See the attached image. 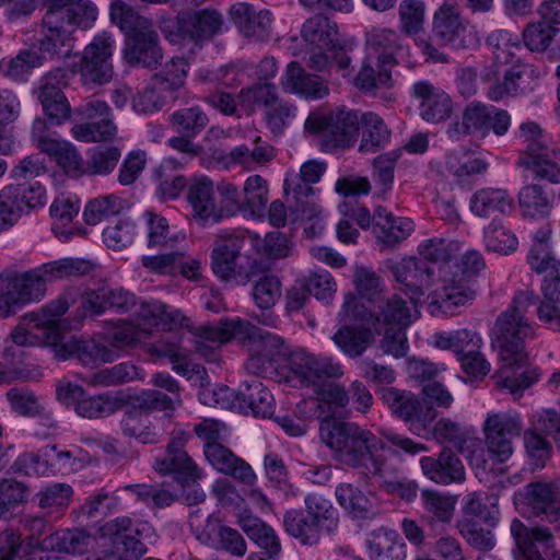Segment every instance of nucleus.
<instances>
[{"label":"nucleus","mask_w":560,"mask_h":560,"mask_svg":"<svg viewBox=\"0 0 560 560\" xmlns=\"http://www.w3.org/2000/svg\"><path fill=\"white\" fill-rule=\"evenodd\" d=\"M380 394L381 400L392 415L404 421L410 431L419 435L422 431H428L436 418L434 408L423 406L411 392L386 386L381 388Z\"/></svg>","instance_id":"obj_13"},{"label":"nucleus","mask_w":560,"mask_h":560,"mask_svg":"<svg viewBox=\"0 0 560 560\" xmlns=\"http://www.w3.org/2000/svg\"><path fill=\"white\" fill-rule=\"evenodd\" d=\"M483 242L489 252L504 255L514 252L518 245L515 234L497 220L485 229Z\"/></svg>","instance_id":"obj_63"},{"label":"nucleus","mask_w":560,"mask_h":560,"mask_svg":"<svg viewBox=\"0 0 560 560\" xmlns=\"http://www.w3.org/2000/svg\"><path fill=\"white\" fill-rule=\"evenodd\" d=\"M420 466L423 475L435 483L447 486L465 480L464 465L451 448H443L436 457H422Z\"/></svg>","instance_id":"obj_24"},{"label":"nucleus","mask_w":560,"mask_h":560,"mask_svg":"<svg viewBox=\"0 0 560 560\" xmlns=\"http://www.w3.org/2000/svg\"><path fill=\"white\" fill-rule=\"evenodd\" d=\"M51 541L59 551L81 555L95 542V538L84 529L73 528L56 532Z\"/></svg>","instance_id":"obj_64"},{"label":"nucleus","mask_w":560,"mask_h":560,"mask_svg":"<svg viewBox=\"0 0 560 560\" xmlns=\"http://www.w3.org/2000/svg\"><path fill=\"white\" fill-rule=\"evenodd\" d=\"M168 124L178 135L197 137L208 126L209 118L199 106H189L174 110Z\"/></svg>","instance_id":"obj_49"},{"label":"nucleus","mask_w":560,"mask_h":560,"mask_svg":"<svg viewBox=\"0 0 560 560\" xmlns=\"http://www.w3.org/2000/svg\"><path fill=\"white\" fill-rule=\"evenodd\" d=\"M130 315L144 325L161 327L166 330L184 327L188 325L189 320L179 310L168 308L166 304L160 301H142L137 298Z\"/></svg>","instance_id":"obj_25"},{"label":"nucleus","mask_w":560,"mask_h":560,"mask_svg":"<svg viewBox=\"0 0 560 560\" xmlns=\"http://www.w3.org/2000/svg\"><path fill=\"white\" fill-rule=\"evenodd\" d=\"M101 533V547L110 546L119 560H139L147 552L144 540L154 536V528L149 522L119 516L105 523Z\"/></svg>","instance_id":"obj_6"},{"label":"nucleus","mask_w":560,"mask_h":560,"mask_svg":"<svg viewBox=\"0 0 560 560\" xmlns=\"http://www.w3.org/2000/svg\"><path fill=\"white\" fill-rule=\"evenodd\" d=\"M186 440L184 436L173 438L166 447L164 457L158 458L154 469L163 475H175L176 479L185 485L196 482L202 477V472L192 458L184 450Z\"/></svg>","instance_id":"obj_20"},{"label":"nucleus","mask_w":560,"mask_h":560,"mask_svg":"<svg viewBox=\"0 0 560 560\" xmlns=\"http://www.w3.org/2000/svg\"><path fill=\"white\" fill-rule=\"evenodd\" d=\"M550 236L551 230L549 228H541L534 235L533 244L527 255V264L537 273H544L560 264L556 260L551 249Z\"/></svg>","instance_id":"obj_46"},{"label":"nucleus","mask_w":560,"mask_h":560,"mask_svg":"<svg viewBox=\"0 0 560 560\" xmlns=\"http://www.w3.org/2000/svg\"><path fill=\"white\" fill-rule=\"evenodd\" d=\"M413 95L421 98L420 115L429 122H439L451 116L452 100L445 92L436 90L425 81L412 86Z\"/></svg>","instance_id":"obj_32"},{"label":"nucleus","mask_w":560,"mask_h":560,"mask_svg":"<svg viewBox=\"0 0 560 560\" xmlns=\"http://www.w3.org/2000/svg\"><path fill=\"white\" fill-rule=\"evenodd\" d=\"M43 66V57L34 49H21L0 66L2 75L14 82H25L35 68Z\"/></svg>","instance_id":"obj_50"},{"label":"nucleus","mask_w":560,"mask_h":560,"mask_svg":"<svg viewBox=\"0 0 560 560\" xmlns=\"http://www.w3.org/2000/svg\"><path fill=\"white\" fill-rule=\"evenodd\" d=\"M526 500L536 515H544L550 523L560 517V502L551 483L544 481L530 482L525 487Z\"/></svg>","instance_id":"obj_41"},{"label":"nucleus","mask_w":560,"mask_h":560,"mask_svg":"<svg viewBox=\"0 0 560 560\" xmlns=\"http://www.w3.org/2000/svg\"><path fill=\"white\" fill-rule=\"evenodd\" d=\"M45 152L51 156L67 174L79 175L83 170V161L77 148L63 140L46 142Z\"/></svg>","instance_id":"obj_58"},{"label":"nucleus","mask_w":560,"mask_h":560,"mask_svg":"<svg viewBox=\"0 0 560 560\" xmlns=\"http://www.w3.org/2000/svg\"><path fill=\"white\" fill-rule=\"evenodd\" d=\"M534 428L524 432V446L533 470L542 469L552 455L550 442L540 434L536 421Z\"/></svg>","instance_id":"obj_57"},{"label":"nucleus","mask_w":560,"mask_h":560,"mask_svg":"<svg viewBox=\"0 0 560 560\" xmlns=\"http://www.w3.org/2000/svg\"><path fill=\"white\" fill-rule=\"evenodd\" d=\"M213 182L207 176H195L189 180L187 201L194 218L201 224L217 223V200Z\"/></svg>","instance_id":"obj_28"},{"label":"nucleus","mask_w":560,"mask_h":560,"mask_svg":"<svg viewBox=\"0 0 560 560\" xmlns=\"http://www.w3.org/2000/svg\"><path fill=\"white\" fill-rule=\"evenodd\" d=\"M518 203L525 215L542 217L551 208V198L540 185L532 184L520 190Z\"/></svg>","instance_id":"obj_61"},{"label":"nucleus","mask_w":560,"mask_h":560,"mask_svg":"<svg viewBox=\"0 0 560 560\" xmlns=\"http://www.w3.org/2000/svg\"><path fill=\"white\" fill-rule=\"evenodd\" d=\"M116 129L113 117H110L77 124L72 127L71 133L78 141L100 142L112 140L116 135Z\"/></svg>","instance_id":"obj_59"},{"label":"nucleus","mask_w":560,"mask_h":560,"mask_svg":"<svg viewBox=\"0 0 560 560\" xmlns=\"http://www.w3.org/2000/svg\"><path fill=\"white\" fill-rule=\"evenodd\" d=\"M304 504L306 508L305 512L319 525L323 532L331 534L337 529L339 523L338 512L330 500L322 494L311 493L304 498Z\"/></svg>","instance_id":"obj_48"},{"label":"nucleus","mask_w":560,"mask_h":560,"mask_svg":"<svg viewBox=\"0 0 560 560\" xmlns=\"http://www.w3.org/2000/svg\"><path fill=\"white\" fill-rule=\"evenodd\" d=\"M50 338L54 340L55 357L59 360L77 358L83 365L93 368L101 363L112 362L116 358L110 348L95 340H79L75 338L67 340L65 334L59 339L54 328L50 330Z\"/></svg>","instance_id":"obj_18"},{"label":"nucleus","mask_w":560,"mask_h":560,"mask_svg":"<svg viewBox=\"0 0 560 560\" xmlns=\"http://www.w3.org/2000/svg\"><path fill=\"white\" fill-rule=\"evenodd\" d=\"M125 208L126 202L116 195L100 196L86 203L83 217L89 225H96L118 215Z\"/></svg>","instance_id":"obj_55"},{"label":"nucleus","mask_w":560,"mask_h":560,"mask_svg":"<svg viewBox=\"0 0 560 560\" xmlns=\"http://www.w3.org/2000/svg\"><path fill=\"white\" fill-rule=\"evenodd\" d=\"M432 34L442 44L455 49H469L479 45L476 27L465 21L458 9L450 3L442 4L435 11Z\"/></svg>","instance_id":"obj_14"},{"label":"nucleus","mask_w":560,"mask_h":560,"mask_svg":"<svg viewBox=\"0 0 560 560\" xmlns=\"http://www.w3.org/2000/svg\"><path fill=\"white\" fill-rule=\"evenodd\" d=\"M162 84L159 79L151 78L150 82L133 96L132 108L139 114H152L161 110L170 100H175L176 96L171 95Z\"/></svg>","instance_id":"obj_47"},{"label":"nucleus","mask_w":560,"mask_h":560,"mask_svg":"<svg viewBox=\"0 0 560 560\" xmlns=\"http://www.w3.org/2000/svg\"><path fill=\"white\" fill-rule=\"evenodd\" d=\"M523 421L518 413L500 411L488 415L483 422L485 445L499 457L510 458L513 440L521 435Z\"/></svg>","instance_id":"obj_17"},{"label":"nucleus","mask_w":560,"mask_h":560,"mask_svg":"<svg viewBox=\"0 0 560 560\" xmlns=\"http://www.w3.org/2000/svg\"><path fill=\"white\" fill-rule=\"evenodd\" d=\"M508 459L499 457L487 445L474 448L469 455V464L480 481H489L491 477H495L501 472L498 465L505 463Z\"/></svg>","instance_id":"obj_62"},{"label":"nucleus","mask_w":560,"mask_h":560,"mask_svg":"<svg viewBox=\"0 0 560 560\" xmlns=\"http://www.w3.org/2000/svg\"><path fill=\"white\" fill-rule=\"evenodd\" d=\"M433 340L436 348L454 352L457 360L465 353L471 354L475 349H480L482 345L479 334L466 328L435 332Z\"/></svg>","instance_id":"obj_44"},{"label":"nucleus","mask_w":560,"mask_h":560,"mask_svg":"<svg viewBox=\"0 0 560 560\" xmlns=\"http://www.w3.org/2000/svg\"><path fill=\"white\" fill-rule=\"evenodd\" d=\"M503 364L497 372L498 384L510 390L515 399L523 396L525 389L530 387L537 380L538 374L534 369L527 366V354L523 358H505L500 355Z\"/></svg>","instance_id":"obj_29"},{"label":"nucleus","mask_w":560,"mask_h":560,"mask_svg":"<svg viewBox=\"0 0 560 560\" xmlns=\"http://www.w3.org/2000/svg\"><path fill=\"white\" fill-rule=\"evenodd\" d=\"M488 104L474 101L470 102L463 110L460 120L453 121L446 135L452 141H459L463 137L474 136L485 139L486 121Z\"/></svg>","instance_id":"obj_34"},{"label":"nucleus","mask_w":560,"mask_h":560,"mask_svg":"<svg viewBox=\"0 0 560 560\" xmlns=\"http://www.w3.org/2000/svg\"><path fill=\"white\" fill-rule=\"evenodd\" d=\"M361 118L363 132L360 151L374 152L388 141L390 131L387 129L383 119L372 112L363 113Z\"/></svg>","instance_id":"obj_54"},{"label":"nucleus","mask_w":560,"mask_h":560,"mask_svg":"<svg viewBox=\"0 0 560 560\" xmlns=\"http://www.w3.org/2000/svg\"><path fill=\"white\" fill-rule=\"evenodd\" d=\"M319 436L341 464L365 476L383 478L396 471L383 457V440L355 422L328 417L319 424Z\"/></svg>","instance_id":"obj_2"},{"label":"nucleus","mask_w":560,"mask_h":560,"mask_svg":"<svg viewBox=\"0 0 560 560\" xmlns=\"http://www.w3.org/2000/svg\"><path fill=\"white\" fill-rule=\"evenodd\" d=\"M557 160H560V150L534 142L526 147L525 152L518 158L517 165L532 171L540 179L560 184V165Z\"/></svg>","instance_id":"obj_22"},{"label":"nucleus","mask_w":560,"mask_h":560,"mask_svg":"<svg viewBox=\"0 0 560 560\" xmlns=\"http://www.w3.org/2000/svg\"><path fill=\"white\" fill-rule=\"evenodd\" d=\"M229 14L245 37L262 40L268 36L271 26V14L268 10L256 12L252 4L240 2L230 8Z\"/></svg>","instance_id":"obj_31"},{"label":"nucleus","mask_w":560,"mask_h":560,"mask_svg":"<svg viewBox=\"0 0 560 560\" xmlns=\"http://www.w3.org/2000/svg\"><path fill=\"white\" fill-rule=\"evenodd\" d=\"M275 398L271 392L258 378L244 381L238 388L237 410L250 413L255 418H272Z\"/></svg>","instance_id":"obj_27"},{"label":"nucleus","mask_w":560,"mask_h":560,"mask_svg":"<svg viewBox=\"0 0 560 560\" xmlns=\"http://www.w3.org/2000/svg\"><path fill=\"white\" fill-rule=\"evenodd\" d=\"M237 524L252 541L265 550L266 555H279L281 551L279 537L273 528L259 517L243 513L238 516Z\"/></svg>","instance_id":"obj_40"},{"label":"nucleus","mask_w":560,"mask_h":560,"mask_svg":"<svg viewBox=\"0 0 560 560\" xmlns=\"http://www.w3.org/2000/svg\"><path fill=\"white\" fill-rule=\"evenodd\" d=\"M93 270L92 261L78 257L51 260L24 272L5 268L0 272V316L10 317L16 308L40 302L47 283L84 277Z\"/></svg>","instance_id":"obj_1"},{"label":"nucleus","mask_w":560,"mask_h":560,"mask_svg":"<svg viewBox=\"0 0 560 560\" xmlns=\"http://www.w3.org/2000/svg\"><path fill=\"white\" fill-rule=\"evenodd\" d=\"M0 197L12 202L22 213L43 207L46 202V190L40 182L26 180L16 185L5 186L1 190Z\"/></svg>","instance_id":"obj_37"},{"label":"nucleus","mask_w":560,"mask_h":560,"mask_svg":"<svg viewBox=\"0 0 560 560\" xmlns=\"http://www.w3.org/2000/svg\"><path fill=\"white\" fill-rule=\"evenodd\" d=\"M511 532L517 548L516 560H542L537 545L546 549L552 547L553 537L547 527H526L521 521L514 520Z\"/></svg>","instance_id":"obj_30"},{"label":"nucleus","mask_w":560,"mask_h":560,"mask_svg":"<svg viewBox=\"0 0 560 560\" xmlns=\"http://www.w3.org/2000/svg\"><path fill=\"white\" fill-rule=\"evenodd\" d=\"M245 242V237L236 235L218 236L215 240L211 252V269L221 281L235 280L236 282L246 283L250 276L257 271H266L270 268L268 262H258L257 260L253 261L249 271H245L238 266L237 260Z\"/></svg>","instance_id":"obj_12"},{"label":"nucleus","mask_w":560,"mask_h":560,"mask_svg":"<svg viewBox=\"0 0 560 560\" xmlns=\"http://www.w3.org/2000/svg\"><path fill=\"white\" fill-rule=\"evenodd\" d=\"M54 452L55 445H47L37 453H23L13 463L11 469L25 476L56 475Z\"/></svg>","instance_id":"obj_45"},{"label":"nucleus","mask_w":560,"mask_h":560,"mask_svg":"<svg viewBox=\"0 0 560 560\" xmlns=\"http://www.w3.org/2000/svg\"><path fill=\"white\" fill-rule=\"evenodd\" d=\"M222 26L223 18L215 10H188L179 12L174 21L165 23L162 32L171 43L189 40L198 44L220 34Z\"/></svg>","instance_id":"obj_10"},{"label":"nucleus","mask_w":560,"mask_h":560,"mask_svg":"<svg viewBox=\"0 0 560 560\" xmlns=\"http://www.w3.org/2000/svg\"><path fill=\"white\" fill-rule=\"evenodd\" d=\"M203 453L209 464L217 471L230 476L245 485H252L255 481L256 475L250 465L236 456L223 444H206L203 445Z\"/></svg>","instance_id":"obj_23"},{"label":"nucleus","mask_w":560,"mask_h":560,"mask_svg":"<svg viewBox=\"0 0 560 560\" xmlns=\"http://www.w3.org/2000/svg\"><path fill=\"white\" fill-rule=\"evenodd\" d=\"M462 249L460 242L447 237H432L418 245L419 258L429 262H448Z\"/></svg>","instance_id":"obj_53"},{"label":"nucleus","mask_w":560,"mask_h":560,"mask_svg":"<svg viewBox=\"0 0 560 560\" xmlns=\"http://www.w3.org/2000/svg\"><path fill=\"white\" fill-rule=\"evenodd\" d=\"M342 320H349L341 313L339 314ZM340 327L332 340L335 345L349 358L355 359L361 357L369 348L373 340V334L368 323L354 322Z\"/></svg>","instance_id":"obj_33"},{"label":"nucleus","mask_w":560,"mask_h":560,"mask_svg":"<svg viewBox=\"0 0 560 560\" xmlns=\"http://www.w3.org/2000/svg\"><path fill=\"white\" fill-rule=\"evenodd\" d=\"M366 52L371 58H380L385 65L395 66L396 57L402 49L400 35L392 28L372 27L366 33Z\"/></svg>","instance_id":"obj_35"},{"label":"nucleus","mask_w":560,"mask_h":560,"mask_svg":"<svg viewBox=\"0 0 560 560\" xmlns=\"http://www.w3.org/2000/svg\"><path fill=\"white\" fill-rule=\"evenodd\" d=\"M513 209V199L506 190L482 188L470 198V210L475 215L488 218L494 213L508 214Z\"/></svg>","instance_id":"obj_38"},{"label":"nucleus","mask_w":560,"mask_h":560,"mask_svg":"<svg viewBox=\"0 0 560 560\" xmlns=\"http://www.w3.org/2000/svg\"><path fill=\"white\" fill-rule=\"evenodd\" d=\"M122 404V399L112 393L100 394L95 396L82 397L77 402L75 412L83 418L96 419L104 418L115 413Z\"/></svg>","instance_id":"obj_52"},{"label":"nucleus","mask_w":560,"mask_h":560,"mask_svg":"<svg viewBox=\"0 0 560 560\" xmlns=\"http://www.w3.org/2000/svg\"><path fill=\"white\" fill-rule=\"evenodd\" d=\"M110 20L125 33L124 57L131 66L156 68L163 51L152 22L122 0L110 3Z\"/></svg>","instance_id":"obj_4"},{"label":"nucleus","mask_w":560,"mask_h":560,"mask_svg":"<svg viewBox=\"0 0 560 560\" xmlns=\"http://www.w3.org/2000/svg\"><path fill=\"white\" fill-rule=\"evenodd\" d=\"M282 522L285 532L302 545L314 546L320 540L323 530L305 510H287L283 514Z\"/></svg>","instance_id":"obj_39"},{"label":"nucleus","mask_w":560,"mask_h":560,"mask_svg":"<svg viewBox=\"0 0 560 560\" xmlns=\"http://www.w3.org/2000/svg\"><path fill=\"white\" fill-rule=\"evenodd\" d=\"M335 497L339 505L352 517L368 520L376 514L373 501L352 483H339L335 489Z\"/></svg>","instance_id":"obj_42"},{"label":"nucleus","mask_w":560,"mask_h":560,"mask_svg":"<svg viewBox=\"0 0 560 560\" xmlns=\"http://www.w3.org/2000/svg\"><path fill=\"white\" fill-rule=\"evenodd\" d=\"M288 368L302 383L307 384L320 378H338L343 374L341 365L331 358L318 357L304 350L290 354Z\"/></svg>","instance_id":"obj_21"},{"label":"nucleus","mask_w":560,"mask_h":560,"mask_svg":"<svg viewBox=\"0 0 560 560\" xmlns=\"http://www.w3.org/2000/svg\"><path fill=\"white\" fill-rule=\"evenodd\" d=\"M421 502L423 510L442 524H448L455 512L456 501L436 490H422Z\"/></svg>","instance_id":"obj_60"},{"label":"nucleus","mask_w":560,"mask_h":560,"mask_svg":"<svg viewBox=\"0 0 560 560\" xmlns=\"http://www.w3.org/2000/svg\"><path fill=\"white\" fill-rule=\"evenodd\" d=\"M113 46L112 35L103 32L84 48L80 67L83 84L103 85L112 80L114 74Z\"/></svg>","instance_id":"obj_15"},{"label":"nucleus","mask_w":560,"mask_h":560,"mask_svg":"<svg viewBox=\"0 0 560 560\" xmlns=\"http://www.w3.org/2000/svg\"><path fill=\"white\" fill-rule=\"evenodd\" d=\"M183 167V163L176 158H167L162 161L160 166L154 171V178L158 182L156 196L162 200L177 199L184 188H188L187 178L175 173Z\"/></svg>","instance_id":"obj_36"},{"label":"nucleus","mask_w":560,"mask_h":560,"mask_svg":"<svg viewBox=\"0 0 560 560\" xmlns=\"http://www.w3.org/2000/svg\"><path fill=\"white\" fill-rule=\"evenodd\" d=\"M538 302L539 295L533 291H521L515 294L510 307L497 318L492 330V347L499 349V355L516 360L523 358L525 340L535 335L526 313Z\"/></svg>","instance_id":"obj_5"},{"label":"nucleus","mask_w":560,"mask_h":560,"mask_svg":"<svg viewBox=\"0 0 560 560\" xmlns=\"http://www.w3.org/2000/svg\"><path fill=\"white\" fill-rule=\"evenodd\" d=\"M301 36L307 45L330 52L338 70H348L353 43L341 37L336 22L323 14H315L303 23Z\"/></svg>","instance_id":"obj_11"},{"label":"nucleus","mask_w":560,"mask_h":560,"mask_svg":"<svg viewBox=\"0 0 560 560\" xmlns=\"http://www.w3.org/2000/svg\"><path fill=\"white\" fill-rule=\"evenodd\" d=\"M376 311H369L352 293H348L342 304L341 314L354 322L368 323L376 334L382 332V327H408L411 324L410 310L405 300L394 294L382 299L374 305Z\"/></svg>","instance_id":"obj_9"},{"label":"nucleus","mask_w":560,"mask_h":560,"mask_svg":"<svg viewBox=\"0 0 560 560\" xmlns=\"http://www.w3.org/2000/svg\"><path fill=\"white\" fill-rule=\"evenodd\" d=\"M121 151L115 145H97L89 151L84 172L88 175L105 176L117 166Z\"/></svg>","instance_id":"obj_56"},{"label":"nucleus","mask_w":560,"mask_h":560,"mask_svg":"<svg viewBox=\"0 0 560 560\" xmlns=\"http://www.w3.org/2000/svg\"><path fill=\"white\" fill-rule=\"evenodd\" d=\"M202 336L209 341L220 343H225L232 338H243L272 362L278 358H289L292 353L281 336L264 330L243 319L225 322L219 328L207 327L203 329Z\"/></svg>","instance_id":"obj_8"},{"label":"nucleus","mask_w":560,"mask_h":560,"mask_svg":"<svg viewBox=\"0 0 560 560\" xmlns=\"http://www.w3.org/2000/svg\"><path fill=\"white\" fill-rule=\"evenodd\" d=\"M281 86L284 92L298 94L308 100H320L329 94L325 81L316 75L307 73L296 61H291L281 78Z\"/></svg>","instance_id":"obj_26"},{"label":"nucleus","mask_w":560,"mask_h":560,"mask_svg":"<svg viewBox=\"0 0 560 560\" xmlns=\"http://www.w3.org/2000/svg\"><path fill=\"white\" fill-rule=\"evenodd\" d=\"M474 295L475 293L471 290L466 289L459 283L444 285L441 291L429 295L431 299L430 306L434 307L432 313L439 310L446 315H453L456 307L466 305L474 299Z\"/></svg>","instance_id":"obj_51"},{"label":"nucleus","mask_w":560,"mask_h":560,"mask_svg":"<svg viewBox=\"0 0 560 560\" xmlns=\"http://www.w3.org/2000/svg\"><path fill=\"white\" fill-rule=\"evenodd\" d=\"M361 116L359 110L345 107L329 114H311L305 121V129L322 135V145L326 151L343 150L355 143Z\"/></svg>","instance_id":"obj_7"},{"label":"nucleus","mask_w":560,"mask_h":560,"mask_svg":"<svg viewBox=\"0 0 560 560\" xmlns=\"http://www.w3.org/2000/svg\"><path fill=\"white\" fill-rule=\"evenodd\" d=\"M45 8L38 54L43 60L69 58L73 33L77 28H90L97 18V9L90 0H46Z\"/></svg>","instance_id":"obj_3"},{"label":"nucleus","mask_w":560,"mask_h":560,"mask_svg":"<svg viewBox=\"0 0 560 560\" xmlns=\"http://www.w3.org/2000/svg\"><path fill=\"white\" fill-rule=\"evenodd\" d=\"M392 68L393 66L385 65L380 58L373 60L366 52L361 69L354 78L355 88L364 92H372L376 89L392 86Z\"/></svg>","instance_id":"obj_43"},{"label":"nucleus","mask_w":560,"mask_h":560,"mask_svg":"<svg viewBox=\"0 0 560 560\" xmlns=\"http://www.w3.org/2000/svg\"><path fill=\"white\" fill-rule=\"evenodd\" d=\"M69 80V72L63 68H55L40 79L37 98L51 125H61L71 116L70 104L61 90Z\"/></svg>","instance_id":"obj_16"},{"label":"nucleus","mask_w":560,"mask_h":560,"mask_svg":"<svg viewBox=\"0 0 560 560\" xmlns=\"http://www.w3.org/2000/svg\"><path fill=\"white\" fill-rule=\"evenodd\" d=\"M387 267L394 275L396 281L404 284L415 307L424 289L433 284L434 269L419 257L410 256L394 262L388 261Z\"/></svg>","instance_id":"obj_19"}]
</instances>
